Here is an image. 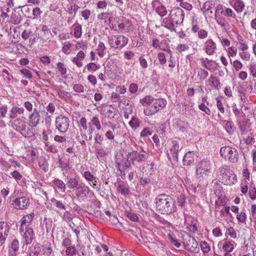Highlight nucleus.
Returning <instances> with one entry per match:
<instances>
[{"label": "nucleus", "mask_w": 256, "mask_h": 256, "mask_svg": "<svg viewBox=\"0 0 256 256\" xmlns=\"http://www.w3.org/2000/svg\"><path fill=\"white\" fill-rule=\"evenodd\" d=\"M225 130L230 134H232L234 133V124L232 121L226 122L225 126Z\"/></svg>", "instance_id": "38"}, {"label": "nucleus", "mask_w": 256, "mask_h": 256, "mask_svg": "<svg viewBox=\"0 0 256 256\" xmlns=\"http://www.w3.org/2000/svg\"><path fill=\"white\" fill-rule=\"evenodd\" d=\"M66 184L70 188L74 189L76 188L78 186V181L76 179L74 178H70L68 179Z\"/></svg>", "instance_id": "37"}, {"label": "nucleus", "mask_w": 256, "mask_h": 256, "mask_svg": "<svg viewBox=\"0 0 256 256\" xmlns=\"http://www.w3.org/2000/svg\"><path fill=\"white\" fill-rule=\"evenodd\" d=\"M224 243L222 246V250L225 252H232L234 249V244L235 242L232 240H224Z\"/></svg>", "instance_id": "23"}, {"label": "nucleus", "mask_w": 256, "mask_h": 256, "mask_svg": "<svg viewBox=\"0 0 256 256\" xmlns=\"http://www.w3.org/2000/svg\"><path fill=\"white\" fill-rule=\"evenodd\" d=\"M42 254L44 256H53V250L52 246H44L42 249Z\"/></svg>", "instance_id": "36"}, {"label": "nucleus", "mask_w": 256, "mask_h": 256, "mask_svg": "<svg viewBox=\"0 0 256 256\" xmlns=\"http://www.w3.org/2000/svg\"><path fill=\"white\" fill-rule=\"evenodd\" d=\"M92 124L95 126L98 130L102 128L100 120L98 116H94L91 119Z\"/></svg>", "instance_id": "41"}, {"label": "nucleus", "mask_w": 256, "mask_h": 256, "mask_svg": "<svg viewBox=\"0 0 256 256\" xmlns=\"http://www.w3.org/2000/svg\"><path fill=\"white\" fill-rule=\"evenodd\" d=\"M117 190L122 195L128 194L130 192V190L121 184H118L117 187Z\"/></svg>", "instance_id": "47"}, {"label": "nucleus", "mask_w": 256, "mask_h": 256, "mask_svg": "<svg viewBox=\"0 0 256 256\" xmlns=\"http://www.w3.org/2000/svg\"><path fill=\"white\" fill-rule=\"evenodd\" d=\"M76 247V254H78V256H87V253L86 252L85 246H84L77 244Z\"/></svg>", "instance_id": "43"}, {"label": "nucleus", "mask_w": 256, "mask_h": 256, "mask_svg": "<svg viewBox=\"0 0 256 256\" xmlns=\"http://www.w3.org/2000/svg\"><path fill=\"white\" fill-rule=\"evenodd\" d=\"M198 108L200 110L204 112L206 114L208 115L210 114L211 112L210 109L208 106H206L204 103H201L198 106Z\"/></svg>", "instance_id": "58"}, {"label": "nucleus", "mask_w": 256, "mask_h": 256, "mask_svg": "<svg viewBox=\"0 0 256 256\" xmlns=\"http://www.w3.org/2000/svg\"><path fill=\"white\" fill-rule=\"evenodd\" d=\"M172 228V226L170 222H168L164 220H161V233L164 238H168V232H171L170 229Z\"/></svg>", "instance_id": "18"}, {"label": "nucleus", "mask_w": 256, "mask_h": 256, "mask_svg": "<svg viewBox=\"0 0 256 256\" xmlns=\"http://www.w3.org/2000/svg\"><path fill=\"white\" fill-rule=\"evenodd\" d=\"M54 184L58 188L62 190V192H64L66 190V185L64 182L58 179H55L53 182Z\"/></svg>", "instance_id": "44"}, {"label": "nucleus", "mask_w": 256, "mask_h": 256, "mask_svg": "<svg viewBox=\"0 0 256 256\" xmlns=\"http://www.w3.org/2000/svg\"><path fill=\"white\" fill-rule=\"evenodd\" d=\"M232 112L234 114L236 120H240L241 118H244L245 116L244 113L242 109H239L236 107L232 108Z\"/></svg>", "instance_id": "26"}, {"label": "nucleus", "mask_w": 256, "mask_h": 256, "mask_svg": "<svg viewBox=\"0 0 256 256\" xmlns=\"http://www.w3.org/2000/svg\"><path fill=\"white\" fill-rule=\"evenodd\" d=\"M220 154L222 158L228 160H238V154L236 150L230 146H224L220 148Z\"/></svg>", "instance_id": "5"}, {"label": "nucleus", "mask_w": 256, "mask_h": 256, "mask_svg": "<svg viewBox=\"0 0 256 256\" xmlns=\"http://www.w3.org/2000/svg\"><path fill=\"white\" fill-rule=\"evenodd\" d=\"M72 44L68 42H65L63 44V47L62 48V52L65 54H69L70 52H68L71 48Z\"/></svg>", "instance_id": "55"}, {"label": "nucleus", "mask_w": 256, "mask_h": 256, "mask_svg": "<svg viewBox=\"0 0 256 256\" xmlns=\"http://www.w3.org/2000/svg\"><path fill=\"white\" fill-rule=\"evenodd\" d=\"M168 239L176 248H179L180 246V243L176 240L174 236L171 232H168Z\"/></svg>", "instance_id": "34"}, {"label": "nucleus", "mask_w": 256, "mask_h": 256, "mask_svg": "<svg viewBox=\"0 0 256 256\" xmlns=\"http://www.w3.org/2000/svg\"><path fill=\"white\" fill-rule=\"evenodd\" d=\"M184 16V10L181 8H178L172 16V19L176 24H180L183 22Z\"/></svg>", "instance_id": "16"}, {"label": "nucleus", "mask_w": 256, "mask_h": 256, "mask_svg": "<svg viewBox=\"0 0 256 256\" xmlns=\"http://www.w3.org/2000/svg\"><path fill=\"white\" fill-rule=\"evenodd\" d=\"M62 219L66 222H70L74 218L73 215L69 211H66L63 214H60Z\"/></svg>", "instance_id": "35"}, {"label": "nucleus", "mask_w": 256, "mask_h": 256, "mask_svg": "<svg viewBox=\"0 0 256 256\" xmlns=\"http://www.w3.org/2000/svg\"><path fill=\"white\" fill-rule=\"evenodd\" d=\"M202 250L204 252H208L210 250V247L205 242H201L200 243Z\"/></svg>", "instance_id": "61"}, {"label": "nucleus", "mask_w": 256, "mask_h": 256, "mask_svg": "<svg viewBox=\"0 0 256 256\" xmlns=\"http://www.w3.org/2000/svg\"><path fill=\"white\" fill-rule=\"evenodd\" d=\"M110 47L118 48L124 47L128 42V38L122 35L112 36L108 38Z\"/></svg>", "instance_id": "4"}, {"label": "nucleus", "mask_w": 256, "mask_h": 256, "mask_svg": "<svg viewBox=\"0 0 256 256\" xmlns=\"http://www.w3.org/2000/svg\"><path fill=\"white\" fill-rule=\"evenodd\" d=\"M220 173L222 177V180L227 184L232 183L230 178L234 176L232 171L230 170L229 166H224L220 168Z\"/></svg>", "instance_id": "10"}, {"label": "nucleus", "mask_w": 256, "mask_h": 256, "mask_svg": "<svg viewBox=\"0 0 256 256\" xmlns=\"http://www.w3.org/2000/svg\"><path fill=\"white\" fill-rule=\"evenodd\" d=\"M174 202L170 196L161 194V213L169 214L174 211Z\"/></svg>", "instance_id": "2"}, {"label": "nucleus", "mask_w": 256, "mask_h": 256, "mask_svg": "<svg viewBox=\"0 0 256 256\" xmlns=\"http://www.w3.org/2000/svg\"><path fill=\"white\" fill-rule=\"evenodd\" d=\"M58 166L62 170H67L70 168L68 161H58Z\"/></svg>", "instance_id": "53"}, {"label": "nucleus", "mask_w": 256, "mask_h": 256, "mask_svg": "<svg viewBox=\"0 0 256 256\" xmlns=\"http://www.w3.org/2000/svg\"><path fill=\"white\" fill-rule=\"evenodd\" d=\"M198 76L200 77V80H204L206 78L208 75V72L204 69L200 68L198 73Z\"/></svg>", "instance_id": "52"}, {"label": "nucleus", "mask_w": 256, "mask_h": 256, "mask_svg": "<svg viewBox=\"0 0 256 256\" xmlns=\"http://www.w3.org/2000/svg\"><path fill=\"white\" fill-rule=\"evenodd\" d=\"M20 73L24 75V76L26 78L30 79L32 78V74L31 72L26 69V68H22L20 70Z\"/></svg>", "instance_id": "59"}, {"label": "nucleus", "mask_w": 256, "mask_h": 256, "mask_svg": "<svg viewBox=\"0 0 256 256\" xmlns=\"http://www.w3.org/2000/svg\"><path fill=\"white\" fill-rule=\"evenodd\" d=\"M154 100H155L152 98L150 96H146L140 100V102L144 106L148 105L150 106Z\"/></svg>", "instance_id": "40"}, {"label": "nucleus", "mask_w": 256, "mask_h": 256, "mask_svg": "<svg viewBox=\"0 0 256 256\" xmlns=\"http://www.w3.org/2000/svg\"><path fill=\"white\" fill-rule=\"evenodd\" d=\"M140 120L135 116H132L131 120L129 122V124L132 128L136 129L140 126Z\"/></svg>", "instance_id": "39"}, {"label": "nucleus", "mask_w": 256, "mask_h": 256, "mask_svg": "<svg viewBox=\"0 0 256 256\" xmlns=\"http://www.w3.org/2000/svg\"><path fill=\"white\" fill-rule=\"evenodd\" d=\"M224 15L226 16L234 18H236V14L232 11V10L230 8H226L224 10L223 12Z\"/></svg>", "instance_id": "57"}, {"label": "nucleus", "mask_w": 256, "mask_h": 256, "mask_svg": "<svg viewBox=\"0 0 256 256\" xmlns=\"http://www.w3.org/2000/svg\"><path fill=\"white\" fill-rule=\"evenodd\" d=\"M202 66L204 68L210 70L211 69V60H208L206 58H202L200 59Z\"/></svg>", "instance_id": "48"}, {"label": "nucleus", "mask_w": 256, "mask_h": 256, "mask_svg": "<svg viewBox=\"0 0 256 256\" xmlns=\"http://www.w3.org/2000/svg\"><path fill=\"white\" fill-rule=\"evenodd\" d=\"M214 5L212 1L208 0L204 3L202 8L206 11H208L212 10L214 7Z\"/></svg>", "instance_id": "54"}, {"label": "nucleus", "mask_w": 256, "mask_h": 256, "mask_svg": "<svg viewBox=\"0 0 256 256\" xmlns=\"http://www.w3.org/2000/svg\"><path fill=\"white\" fill-rule=\"evenodd\" d=\"M208 84L215 89L218 90L220 86V82L216 76L211 75L207 80Z\"/></svg>", "instance_id": "21"}, {"label": "nucleus", "mask_w": 256, "mask_h": 256, "mask_svg": "<svg viewBox=\"0 0 256 256\" xmlns=\"http://www.w3.org/2000/svg\"><path fill=\"white\" fill-rule=\"evenodd\" d=\"M40 111L34 108L28 116V125L31 128L36 127L41 122Z\"/></svg>", "instance_id": "9"}, {"label": "nucleus", "mask_w": 256, "mask_h": 256, "mask_svg": "<svg viewBox=\"0 0 256 256\" xmlns=\"http://www.w3.org/2000/svg\"><path fill=\"white\" fill-rule=\"evenodd\" d=\"M190 48V44L188 42L186 44H179L176 48V50L179 53L187 51Z\"/></svg>", "instance_id": "31"}, {"label": "nucleus", "mask_w": 256, "mask_h": 256, "mask_svg": "<svg viewBox=\"0 0 256 256\" xmlns=\"http://www.w3.org/2000/svg\"><path fill=\"white\" fill-rule=\"evenodd\" d=\"M82 26L76 24L74 28V36L76 38H80L82 36Z\"/></svg>", "instance_id": "42"}, {"label": "nucleus", "mask_w": 256, "mask_h": 256, "mask_svg": "<svg viewBox=\"0 0 256 256\" xmlns=\"http://www.w3.org/2000/svg\"><path fill=\"white\" fill-rule=\"evenodd\" d=\"M250 120L246 119L242 120H236V123L238 126L240 130L242 132H244L246 130V126L249 123Z\"/></svg>", "instance_id": "27"}, {"label": "nucleus", "mask_w": 256, "mask_h": 256, "mask_svg": "<svg viewBox=\"0 0 256 256\" xmlns=\"http://www.w3.org/2000/svg\"><path fill=\"white\" fill-rule=\"evenodd\" d=\"M245 6L244 2L241 0H235L234 4V10L238 12H241Z\"/></svg>", "instance_id": "28"}, {"label": "nucleus", "mask_w": 256, "mask_h": 256, "mask_svg": "<svg viewBox=\"0 0 256 256\" xmlns=\"http://www.w3.org/2000/svg\"><path fill=\"white\" fill-rule=\"evenodd\" d=\"M10 230V226L6 222H0V234L8 236Z\"/></svg>", "instance_id": "25"}, {"label": "nucleus", "mask_w": 256, "mask_h": 256, "mask_svg": "<svg viewBox=\"0 0 256 256\" xmlns=\"http://www.w3.org/2000/svg\"><path fill=\"white\" fill-rule=\"evenodd\" d=\"M19 248V243L17 240H14L12 242L10 250V253L12 254V256L15 254V252L18 250Z\"/></svg>", "instance_id": "29"}, {"label": "nucleus", "mask_w": 256, "mask_h": 256, "mask_svg": "<svg viewBox=\"0 0 256 256\" xmlns=\"http://www.w3.org/2000/svg\"><path fill=\"white\" fill-rule=\"evenodd\" d=\"M103 112H104V114L106 116L110 119L114 118L116 115V114L113 110V108L110 106L108 108H104Z\"/></svg>", "instance_id": "30"}, {"label": "nucleus", "mask_w": 256, "mask_h": 256, "mask_svg": "<svg viewBox=\"0 0 256 256\" xmlns=\"http://www.w3.org/2000/svg\"><path fill=\"white\" fill-rule=\"evenodd\" d=\"M105 46L102 42H100L98 45V48L97 49L98 54L100 57H103L104 55V51L105 50Z\"/></svg>", "instance_id": "51"}, {"label": "nucleus", "mask_w": 256, "mask_h": 256, "mask_svg": "<svg viewBox=\"0 0 256 256\" xmlns=\"http://www.w3.org/2000/svg\"><path fill=\"white\" fill-rule=\"evenodd\" d=\"M210 167L209 161H200L196 168V172L202 178L210 174Z\"/></svg>", "instance_id": "7"}, {"label": "nucleus", "mask_w": 256, "mask_h": 256, "mask_svg": "<svg viewBox=\"0 0 256 256\" xmlns=\"http://www.w3.org/2000/svg\"><path fill=\"white\" fill-rule=\"evenodd\" d=\"M21 36L24 40H28L31 44H34L36 41L35 34L30 28L24 30L22 32Z\"/></svg>", "instance_id": "12"}, {"label": "nucleus", "mask_w": 256, "mask_h": 256, "mask_svg": "<svg viewBox=\"0 0 256 256\" xmlns=\"http://www.w3.org/2000/svg\"><path fill=\"white\" fill-rule=\"evenodd\" d=\"M249 70L250 74L256 78V64L255 63L251 64L250 65Z\"/></svg>", "instance_id": "64"}, {"label": "nucleus", "mask_w": 256, "mask_h": 256, "mask_svg": "<svg viewBox=\"0 0 256 256\" xmlns=\"http://www.w3.org/2000/svg\"><path fill=\"white\" fill-rule=\"evenodd\" d=\"M132 164H134V163L132 162H131L130 161H126V162H124V165L122 164L120 162H117L116 166L118 170L120 171V174H122L124 175V170L130 168L132 166Z\"/></svg>", "instance_id": "22"}, {"label": "nucleus", "mask_w": 256, "mask_h": 256, "mask_svg": "<svg viewBox=\"0 0 256 256\" xmlns=\"http://www.w3.org/2000/svg\"><path fill=\"white\" fill-rule=\"evenodd\" d=\"M12 126L14 130L20 132L22 134H26L27 125L24 117L14 120L12 122Z\"/></svg>", "instance_id": "8"}, {"label": "nucleus", "mask_w": 256, "mask_h": 256, "mask_svg": "<svg viewBox=\"0 0 256 256\" xmlns=\"http://www.w3.org/2000/svg\"><path fill=\"white\" fill-rule=\"evenodd\" d=\"M169 150H168V156L169 160H177L178 159V151L179 144L176 140H170L168 142Z\"/></svg>", "instance_id": "6"}, {"label": "nucleus", "mask_w": 256, "mask_h": 256, "mask_svg": "<svg viewBox=\"0 0 256 256\" xmlns=\"http://www.w3.org/2000/svg\"><path fill=\"white\" fill-rule=\"evenodd\" d=\"M204 46L206 54L210 56L213 55L216 48V44L212 39L207 40L204 43Z\"/></svg>", "instance_id": "14"}, {"label": "nucleus", "mask_w": 256, "mask_h": 256, "mask_svg": "<svg viewBox=\"0 0 256 256\" xmlns=\"http://www.w3.org/2000/svg\"><path fill=\"white\" fill-rule=\"evenodd\" d=\"M52 202L54 204V205L58 209L65 210L66 209V206L60 200H58L54 198Z\"/></svg>", "instance_id": "45"}, {"label": "nucleus", "mask_w": 256, "mask_h": 256, "mask_svg": "<svg viewBox=\"0 0 256 256\" xmlns=\"http://www.w3.org/2000/svg\"><path fill=\"white\" fill-rule=\"evenodd\" d=\"M79 8L80 7L77 4L75 3L71 4L70 6L68 8V12L70 14H73L74 16H75Z\"/></svg>", "instance_id": "33"}, {"label": "nucleus", "mask_w": 256, "mask_h": 256, "mask_svg": "<svg viewBox=\"0 0 256 256\" xmlns=\"http://www.w3.org/2000/svg\"><path fill=\"white\" fill-rule=\"evenodd\" d=\"M185 240L186 246L190 251H195L198 248V242L193 236L187 234Z\"/></svg>", "instance_id": "15"}, {"label": "nucleus", "mask_w": 256, "mask_h": 256, "mask_svg": "<svg viewBox=\"0 0 256 256\" xmlns=\"http://www.w3.org/2000/svg\"><path fill=\"white\" fill-rule=\"evenodd\" d=\"M108 152L102 148H98L96 150L97 157L99 158H104Z\"/></svg>", "instance_id": "60"}, {"label": "nucleus", "mask_w": 256, "mask_h": 256, "mask_svg": "<svg viewBox=\"0 0 256 256\" xmlns=\"http://www.w3.org/2000/svg\"><path fill=\"white\" fill-rule=\"evenodd\" d=\"M25 110L22 107L13 106L10 112V118L15 120L18 115L24 114Z\"/></svg>", "instance_id": "17"}, {"label": "nucleus", "mask_w": 256, "mask_h": 256, "mask_svg": "<svg viewBox=\"0 0 256 256\" xmlns=\"http://www.w3.org/2000/svg\"><path fill=\"white\" fill-rule=\"evenodd\" d=\"M164 28H167L170 31L174 30V24L170 19L166 18L163 20L162 23L161 24V30L164 31Z\"/></svg>", "instance_id": "19"}, {"label": "nucleus", "mask_w": 256, "mask_h": 256, "mask_svg": "<svg viewBox=\"0 0 256 256\" xmlns=\"http://www.w3.org/2000/svg\"><path fill=\"white\" fill-rule=\"evenodd\" d=\"M246 214L245 212H241L236 216V218L238 222L244 223L246 220Z\"/></svg>", "instance_id": "62"}, {"label": "nucleus", "mask_w": 256, "mask_h": 256, "mask_svg": "<svg viewBox=\"0 0 256 256\" xmlns=\"http://www.w3.org/2000/svg\"><path fill=\"white\" fill-rule=\"evenodd\" d=\"M56 66L58 72L62 76L66 74L67 70L63 63L59 62L57 64Z\"/></svg>", "instance_id": "46"}, {"label": "nucleus", "mask_w": 256, "mask_h": 256, "mask_svg": "<svg viewBox=\"0 0 256 256\" xmlns=\"http://www.w3.org/2000/svg\"><path fill=\"white\" fill-rule=\"evenodd\" d=\"M78 190V196H80L82 194H86V193H88L89 188L88 186H86L84 184H78V187L76 188Z\"/></svg>", "instance_id": "32"}, {"label": "nucleus", "mask_w": 256, "mask_h": 256, "mask_svg": "<svg viewBox=\"0 0 256 256\" xmlns=\"http://www.w3.org/2000/svg\"><path fill=\"white\" fill-rule=\"evenodd\" d=\"M70 124V120L66 116H60L56 118V130H58L60 134H65L68 130Z\"/></svg>", "instance_id": "3"}, {"label": "nucleus", "mask_w": 256, "mask_h": 256, "mask_svg": "<svg viewBox=\"0 0 256 256\" xmlns=\"http://www.w3.org/2000/svg\"><path fill=\"white\" fill-rule=\"evenodd\" d=\"M160 107V100H155L154 102H152V105L144 109V113L146 116L154 114L156 112L159 110Z\"/></svg>", "instance_id": "13"}, {"label": "nucleus", "mask_w": 256, "mask_h": 256, "mask_svg": "<svg viewBox=\"0 0 256 256\" xmlns=\"http://www.w3.org/2000/svg\"><path fill=\"white\" fill-rule=\"evenodd\" d=\"M216 20L218 24H220L226 32H228L230 28V24L227 22L225 18L222 16H217Z\"/></svg>", "instance_id": "20"}, {"label": "nucleus", "mask_w": 256, "mask_h": 256, "mask_svg": "<svg viewBox=\"0 0 256 256\" xmlns=\"http://www.w3.org/2000/svg\"><path fill=\"white\" fill-rule=\"evenodd\" d=\"M100 68L99 66L94 62L88 64L86 66V68L89 72H94L96 71Z\"/></svg>", "instance_id": "49"}, {"label": "nucleus", "mask_w": 256, "mask_h": 256, "mask_svg": "<svg viewBox=\"0 0 256 256\" xmlns=\"http://www.w3.org/2000/svg\"><path fill=\"white\" fill-rule=\"evenodd\" d=\"M38 165L44 172H46L48 170V166L46 161H38Z\"/></svg>", "instance_id": "63"}, {"label": "nucleus", "mask_w": 256, "mask_h": 256, "mask_svg": "<svg viewBox=\"0 0 256 256\" xmlns=\"http://www.w3.org/2000/svg\"><path fill=\"white\" fill-rule=\"evenodd\" d=\"M42 248L40 246H31L28 250V256H39Z\"/></svg>", "instance_id": "24"}, {"label": "nucleus", "mask_w": 256, "mask_h": 256, "mask_svg": "<svg viewBox=\"0 0 256 256\" xmlns=\"http://www.w3.org/2000/svg\"><path fill=\"white\" fill-rule=\"evenodd\" d=\"M226 236H230L232 238L236 239V232L234 228L232 227L228 228L226 232Z\"/></svg>", "instance_id": "50"}, {"label": "nucleus", "mask_w": 256, "mask_h": 256, "mask_svg": "<svg viewBox=\"0 0 256 256\" xmlns=\"http://www.w3.org/2000/svg\"><path fill=\"white\" fill-rule=\"evenodd\" d=\"M30 204L29 198L25 196H18L14 202V208L18 210L26 208Z\"/></svg>", "instance_id": "11"}, {"label": "nucleus", "mask_w": 256, "mask_h": 256, "mask_svg": "<svg viewBox=\"0 0 256 256\" xmlns=\"http://www.w3.org/2000/svg\"><path fill=\"white\" fill-rule=\"evenodd\" d=\"M34 214L30 213L26 215L22 218L20 231V233L24 232L25 244H30L34 239V230L32 228V221L34 219Z\"/></svg>", "instance_id": "1"}, {"label": "nucleus", "mask_w": 256, "mask_h": 256, "mask_svg": "<svg viewBox=\"0 0 256 256\" xmlns=\"http://www.w3.org/2000/svg\"><path fill=\"white\" fill-rule=\"evenodd\" d=\"M77 247L76 248L73 246H68L66 250V254L68 256H74L76 254Z\"/></svg>", "instance_id": "56"}]
</instances>
